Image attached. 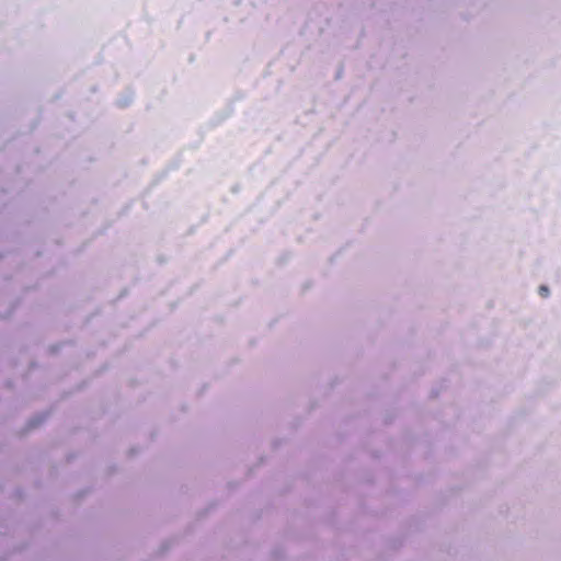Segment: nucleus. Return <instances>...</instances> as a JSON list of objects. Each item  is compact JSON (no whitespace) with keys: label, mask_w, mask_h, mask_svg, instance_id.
Wrapping results in <instances>:
<instances>
[{"label":"nucleus","mask_w":561,"mask_h":561,"mask_svg":"<svg viewBox=\"0 0 561 561\" xmlns=\"http://www.w3.org/2000/svg\"><path fill=\"white\" fill-rule=\"evenodd\" d=\"M539 294H540L542 297H547V296H548V294H549V289H548V287H546V286H540V288H539Z\"/></svg>","instance_id":"f257e3e1"}]
</instances>
